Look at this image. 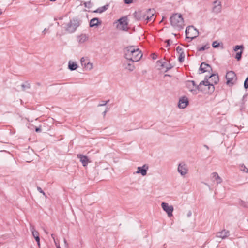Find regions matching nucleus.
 <instances>
[{
  "instance_id": "obj_36",
  "label": "nucleus",
  "mask_w": 248,
  "mask_h": 248,
  "mask_svg": "<svg viewBox=\"0 0 248 248\" xmlns=\"http://www.w3.org/2000/svg\"><path fill=\"white\" fill-rule=\"evenodd\" d=\"M185 58V54L184 53H182L180 54L179 57V60L180 62H182L184 61Z\"/></svg>"
},
{
  "instance_id": "obj_54",
  "label": "nucleus",
  "mask_w": 248,
  "mask_h": 248,
  "mask_svg": "<svg viewBox=\"0 0 248 248\" xmlns=\"http://www.w3.org/2000/svg\"><path fill=\"white\" fill-rule=\"evenodd\" d=\"M44 230L46 234H48V232L46 230L44 229Z\"/></svg>"
},
{
  "instance_id": "obj_41",
  "label": "nucleus",
  "mask_w": 248,
  "mask_h": 248,
  "mask_svg": "<svg viewBox=\"0 0 248 248\" xmlns=\"http://www.w3.org/2000/svg\"><path fill=\"white\" fill-rule=\"evenodd\" d=\"M125 3L130 4L133 2V0H124Z\"/></svg>"
},
{
  "instance_id": "obj_33",
  "label": "nucleus",
  "mask_w": 248,
  "mask_h": 248,
  "mask_svg": "<svg viewBox=\"0 0 248 248\" xmlns=\"http://www.w3.org/2000/svg\"><path fill=\"white\" fill-rule=\"evenodd\" d=\"M87 62H89L87 58L82 57L80 59V62L82 66H84V63H87Z\"/></svg>"
},
{
  "instance_id": "obj_21",
  "label": "nucleus",
  "mask_w": 248,
  "mask_h": 248,
  "mask_svg": "<svg viewBox=\"0 0 248 248\" xmlns=\"http://www.w3.org/2000/svg\"><path fill=\"white\" fill-rule=\"evenodd\" d=\"M208 78L210 79V81H209L211 83L216 84L219 81V77L217 74H212L208 77Z\"/></svg>"
},
{
  "instance_id": "obj_10",
  "label": "nucleus",
  "mask_w": 248,
  "mask_h": 248,
  "mask_svg": "<svg viewBox=\"0 0 248 248\" xmlns=\"http://www.w3.org/2000/svg\"><path fill=\"white\" fill-rule=\"evenodd\" d=\"M144 11L146 15L145 20H147V22L155 20L154 15L155 11L154 9H148Z\"/></svg>"
},
{
  "instance_id": "obj_51",
  "label": "nucleus",
  "mask_w": 248,
  "mask_h": 248,
  "mask_svg": "<svg viewBox=\"0 0 248 248\" xmlns=\"http://www.w3.org/2000/svg\"><path fill=\"white\" fill-rule=\"evenodd\" d=\"M204 147H205L207 150H209V147L206 145H204Z\"/></svg>"
},
{
  "instance_id": "obj_25",
  "label": "nucleus",
  "mask_w": 248,
  "mask_h": 248,
  "mask_svg": "<svg viewBox=\"0 0 248 248\" xmlns=\"http://www.w3.org/2000/svg\"><path fill=\"white\" fill-rule=\"evenodd\" d=\"M99 24H101V22L99 21V19L98 18H93L90 21V26L91 27L96 26H98Z\"/></svg>"
},
{
  "instance_id": "obj_35",
  "label": "nucleus",
  "mask_w": 248,
  "mask_h": 248,
  "mask_svg": "<svg viewBox=\"0 0 248 248\" xmlns=\"http://www.w3.org/2000/svg\"><path fill=\"white\" fill-rule=\"evenodd\" d=\"M176 51L179 54L184 53L183 49L180 46H178L176 47Z\"/></svg>"
},
{
  "instance_id": "obj_9",
  "label": "nucleus",
  "mask_w": 248,
  "mask_h": 248,
  "mask_svg": "<svg viewBox=\"0 0 248 248\" xmlns=\"http://www.w3.org/2000/svg\"><path fill=\"white\" fill-rule=\"evenodd\" d=\"M161 207L163 210L167 213L169 217H170L172 216V212L174 209L173 206L169 205L168 203L162 202Z\"/></svg>"
},
{
  "instance_id": "obj_29",
  "label": "nucleus",
  "mask_w": 248,
  "mask_h": 248,
  "mask_svg": "<svg viewBox=\"0 0 248 248\" xmlns=\"http://www.w3.org/2000/svg\"><path fill=\"white\" fill-rule=\"evenodd\" d=\"M240 170L244 172L248 173V168H247L244 164L240 165Z\"/></svg>"
},
{
  "instance_id": "obj_12",
  "label": "nucleus",
  "mask_w": 248,
  "mask_h": 248,
  "mask_svg": "<svg viewBox=\"0 0 248 248\" xmlns=\"http://www.w3.org/2000/svg\"><path fill=\"white\" fill-rule=\"evenodd\" d=\"M214 6L213 7L212 11L214 13L218 14L221 12L222 6L220 1L217 0L214 2Z\"/></svg>"
},
{
  "instance_id": "obj_44",
  "label": "nucleus",
  "mask_w": 248,
  "mask_h": 248,
  "mask_svg": "<svg viewBox=\"0 0 248 248\" xmlns=\"http://www.w3.org/2000/svg\"><path fill=\"white\" fill-rule=\"evenodd\" d=\"M35 131L36 132H39L41 131V128L40 127H37L35 129Z\"/></svg>"
},
{
  "instance_id": "obj_26",
  "label": "nucleus",
  "mask_w": 248,
  "mask_h": 248,
  "mask_svg": "<svg viewBox=\"0 0 248 248\" xmlns=\"http://www.w3.org/2000/svg\"><path fill=\"white\" fill-rule=\"evenodd\" d=\"M78 68V65L70 61L68 62V68L71 70V71H73V70H76L77 68Z\"/></svg>"
},
{
  "instance_id": "obj_46",
  "label": "nucleus",
  "mask_w": 248,
  "mask_h": 248,
  "mask_svg": "<svg viewBox=\"0 0 248 248\" xmlns=\"http://www.w3.org/2000/svg\"><path fill=\"white\" fill-rule=\"evenodd\" d=\"M152 58L153 59H156L157 56L155 53L152 54Z\"/></svg>"
},
{
  "instance_id": "obj_34",
  "label": "nucleus",
  "mask_w": 248,
  "mask_h": 248,
  "mask_svg": "<svg viewBox=\"0 0 248 248\" xmlns=\"http://www.w3.org/2000/svg\"><path fill=\"white\" fill-rule=\"evenodd\" d=\"M109 102V100H108L107 101H101V103L100 104H99L98 105H97V107H102V106H105Z\"/></svg>"
},
{
  "instance_id": "obj_39",
  "label": "nucleus",
  "mask_w": 248,
  "mask_h": 248,
  "mask_svg": "<svg viewBox=\"0 0 248 248\" xmlns=\"http://www.w3.org/2000/svg\"><path fill=\"white\" fill-rule=\"evenodd\" d=\"M248 77L245 79V82H244V88L245 89H248Z\"/></svg>"
},
{
  "instance_id": "obj_17",
  "label": "nucleus",
  "mask_w": 248,
  "mask_h": 248,
  "mask_svg": "<svg viewBox=\"0 0 248 248\" xmlns=\"http://www.w3.org/2000/svg\"><path fill=\"white\" fill-rule=\"evenodd\" d=\"M30 230L32 232V235L35 238L36 241L37 242V244L38 246H40V238L39 236L38 232L36 231L34 229V226L31 225L30 226Z\"/></svg>"
},
{
  "instance_id": "obj_43",
  "label": "nucleus",
  "mask_w": 248,
  "mask_h": 248,
  "mask_svg": "<svg viewBox=\"0 0 248 248\" xmlns=\"http://www.w3.org/2000/svg\"><path fill=\"white\" fill-rule=\"evenodd\" d=\"M157 62L161 63V67H165V64H166V62H162L160 61H158Z\"/></svg>"
},
{
  "instance_id": "obj_23",
  "label": "nucleus",
  "mask_w": 248,
  "mask_h": 248,
  "mask_svg": "<svg viewBox=\"0 0 248 248\" xmlns=\"http://www.w3.org/2000/svg\"><path fill=\"white\" fill-rule=\"evenodd\" d=\"M203 81H207L208 82V83L202 84V85H204L206 86H208L210 92L212 93V92H214V91L215 90V87L213 85L214 84L211 83L210 82H209L208 81V78H207V77H205L204 80H203Z\"/></svg>"
},
{
  "instance_id": "obj_53",
  "label": "nucleus",
  "mask_w": 248,
  "mask_h": 248,
  "mask_svg": "<svg viewBox=\"0 0 248 248\" xmlns=\"http://www.w3.org/2000/svg\"><path fill=\"white\" fill-rule=\"evenodd\" d=\"M205 185L208 186V187H210V186L206 183H203Z\"/></svg>"
},
{
  "instance_id": "obj_37",
  "label": "nucleus",
  "mask_w": 248,
  "mask_h": 248,
  "mask_svg": "<svg viewBox=\"0 0 248 248\" xmlns=\"http://www.w3.org/2000/svg\"><path fill=\"white\" fill-rule=\"evenodd\" d=\"M219 45V44L218 43H217V41H214L212 43V46L214 47V48H217V47Z\"/></svg>"
},
{
  "instance_id": "obj_47",
  "label": "nucleus",
  "mask_w": 248,
  "mask_h": 248,
  "mask_svg": "<svg viewBox=\"0 0 248 248\" xmlns=\"http://www.w3.org/2000/svg\"><path fill=\"white\" fill-rule=\"evenodd\" d=\"M108 111V108L106 109V110L103 112V116L105 117L107 112Z\"/></svg>"
},
{
  "instance_id": "obj_27",
  "label": "nucleus",
  "mask_w": 248,
  "mask_h": 248,
  "mask_svg": "<svg viewBox=\"0 0 248 248\" xmlns=\"http://www.w3.org/2000/svg\"><path fill=\"white\" fill-rule=\"evenodd\" d=\"M108 5L107 4L106 5H104L102 7H99L98 9H97L95 11H94L95 13H102L103 12L107 10L108 8Z\"/></svg>"
},
{
  "instance_id": "obj_40",
  "label": "nucleus",
  "mask_w": 248,
  "mask_h": 248,
  "mask_svg": "<svg viewBox=\"0 0 248 248\" xmlns=\"http://www.w3.org/2000/svg\"><path fill=\"white\" fill-rule=\"evenodd\" d=\"M37 190L41 193H42L44 196H45L46 197V193L42 190V188L38 186Z\"/></svg>"
},
{
  "instance_id": "obj_31",
  "label": "nucleus",
  "mask_w": 248,
  "mask_h": 248,
  "mask_svg": "<svg viewBox=\"0 0 248 248\" xmlns=\"http://www.w3.org/2000/svg\"><path fill=\"white\" fill-rule=\"evenodd\" d=\"M21 87L22 88V90L25 91L26 89H28L30 88V84L28 83H26L25 84H23L21 85Z\"/></svg>"
},
{
  "instance_id": "obj_1",
  "label": "nucleus",
  "mask_w": 248,
  "mask_h": 248,
  "mask_svg": "<svg viewBox=\"0 0 248 248\" xmlns=\"http://www.w3.org/2000/svg\"><path fill=\"white\" fill-rule=\"evenodd\" d=\"M142 57L141 50L136 46H132L126 47L124 49V57L131 62H138Z\"/></svg>"
},
{
  "instance_id": "obj_55",
  "label": "nucleus",
  "mask_w": 248,
  "mask_h": 248,
  "mask_svg": "<svg viewBox=\"0 0 248 248\" xmlns=\"http://www.w3.org/2000/svg\"><path fill=\"white\" fill-rule=\"evenodd\" d=\"M1 14H2V11H1V9L0 8V15H1Z\"/></svg>"
},
{
  "instance_id": "obj_42",
  "label": "nucleus",
  "mask_w": 248,
  "mask_h": 248,
  "mask_svg": "<svg viewBox=\"0 0 248 248\" xmlns=\"http://www.w3.org/2000/svg\"><path fill=\"white\" fill-rule=\"evenodd\" d=\"M170 40H169V39L166 40L165 41V42L167 43V46H166L167 47L169 46L170 45Z\"/></svg>"
},
{
  "instance_id": "obj_7",
  "label": "nucleus",
  "mask_w": 248,
  "mask_h": 248,
  "mask_svg": "<svg viewBox=\"0 0 248 248\" xmlns=\"http://www.w3.org/2000/svg\"><path fill=\"white\" fill-rule=\"evenodd\" d=\"M118 24L117 25L118 29L122 30L123 31H127L128 29L127 27V17H123L118 20Z\"/></svg>"
},
{
  "instance_id": "obj_19",
  "label": "nucleus",
  "mask_w": 248,
  "mask_h": 248,
  "mask_svg": "<svg viewBox=\"0 0 248 248\" xmlns=\"http://www.w3.org/2000/svg\"><path fill=\"white\" fill-rule=\"evenodd\" d=\"M77 157L79 159L80 161L82 163L83 166H86L89 162V159L87 156L81 154H78Z\"/></svg>"
},
{
  "instance_id": "obj_24",
  "label": "nucleus",
  "mask_w": 248,
  "mask_h": 248,
  "mask_svg": "<svg viewBox=\"0 0 248 248\" xmlns=\"http://www.w3.org/2000/svg\"><path fill=\"white\" fill-rule=\"evenodd\" d=\"M211 176L216 180L217 184H219L222 183V180L221 178V177L218 175L217 172H213L211 174Z\"/></svg>"
},
{
  "instance_id": "obj_18",
  "label": "nucleus",
  "mask_w": 248,
  "mask_h": 248,
  "mask_svg": "<svg viewBox=\"0 0 248 248\" xmlns=\"http://www.w3.org/2000/svg\"><path fill=\"white\" fill-rule=\"evenodd\" d=\"M148 169V166L145 164L142 167H138L137 168V173H141L142 176H145L147 174V171Z\"/></svg>"
},
{
  "instance_id": "obj_14",
  "label": "nucleus",
  "mask_w": 248,
  "mask_h": 248,
  "mask_svg": "<svg viewBox=\"0 0 248 248\" xmlns=\"http://www.w3.org/2000/svg\"><path fill=\"white\" fill-rule=\"evenodd\" d=\"M243 49L244 46L243 45H237L234 47L233 50L234 51H237L239 49L241 50L240 52H237L235 56V59L238 61L240 60L241 59Z\"/></svg>"
},
{
  "instance_id": "obj_58",
  "label": "nucleus",
  "mask_w": 248,
  "mask_h": 248,
  "mask_svg": "<svg viewBox=\"0 0 248 248\" xmlns=\"http://www.w3.org/2000/svg\"><path fill=\"white\" fill-rule=\"evenodd\" d=\"M165 76H170V75H169L166 74V75H165Z\"/></svg>"
},
{
  "instance_id": "obj_57",
  "label": "nucleus",
  "mask_w": 248,
  "mask_h": 248,
  "mask_svg": "<svg viewBox=\"0 0 248 248\" xmlns=\"http://www.w3.org/2000/svg\"><path fill=\"white\" fill-rule=\"evenodd\" d=\"M56 0H50V1H56Z\"/></svg>"
},
{
  "instance_id": "obj_56",
  "label": "nucleus",
  "mask_w": 248,
  "mask_h": 248,
  "mask_svg": "<svg viewBox=\"0 0 248 248\" xmlns=\"http://www.w3.org/2000/svg\"><path fill=\"white\" fill-rule=\"evenodd\" d=\"M57 248H61L59 245L57 246Z\"/></svg>"
},
{
  "instance_id": "obj_13",
  "label": "nucleus",
  "mask_w": 248,
  "mask_h": 248,
  "mask_svg": "<svg viewBox=\"0 0 248 248\" xmlns=\"http://www.w3.org/2000/svg\"><path fill=\"white\" fill-rule=\"evenodd\" d=\"M134 62H131V61H129L126 60V61H124L123 63V67L124 69L129 71H132L135 69V66L133 64Z\"/></svg>"
},
{
  "instance_id": "obj_50",
  "label": "nucleus",
  "mask_w": 248,
  "mask_h": 248,
  "mask_svg": "<svg viewBox=\"0 0 248 248\" xmlns=\"http://www.w3.org/2000/svg\"><path fill=\"white\" fill-rule=\"evenodd\" d=\"M51 237H52V238H53V239L54 240V242H55V244H56V242H55V240L54 235L53 234H51Z\"/></svg>"
},
{
  "instance_id": "obj_28",
  "label": "nucleus",
  "mask_w": 248,
  "mask_h": 248,
  "mask_svg": "<svg viewBox=\"0 0 248 248\" xmlns=\"http://www.w3.org/2000/svg\"><path fill=\"white\" fill-rule=\"evenodd\" d=\"M84 68H86L88 70H91L93 68V64L89 61L87 62V63H84Z\"/></svg>"
},
{
  "instance_id": "obj_52",
  "label": "nucleus",
  "mask_w": 248,
  "mask_h": 248,
  "mask_svg": "<svg viewBox=\"0 0 248 248\" xmlns=\"http://www.w3.org/2000/svg\"><path fill=\"white\" fill-rule=\"evenodd\" d=\"M191 215V212H189L187 215L188 217H190Z\"/></svg>"
},
{
  "instance_id": "obj_6",
  "label": "nucleus",
  "mask_w": 248,
  "mask_h": 248,
  "mask_svg": "<svg viewBox=\"0 0 248 248\" xmlns=\"http://www.w3.org/2000/svg\"><path fill=\"white\" fill-rule=\"evenodd\" d=\"M226 78L228 85L233 84L237 79L236 75L235 72L232 71H229L226 73Z\"/></svg>"
},
{
  "instance_id": "obj_30",
  "label": "nucleus",
  "mask_w": 248,
  "mask_h": 248,
  "mask_svg": "<svg viewBox=\"0 0 248 248\" xmlns=\"http://www.w3.org/2000/svg\"><path fill=\"white\" fill-rule=\"evenodd\" d=\"M210 47V46L209 44H206L203 46H202V47H198V50L199 51H203L205 49H207L208 48H209Z\"/></svg>"
},
{
  "instance_id": "obj_15",
  "label": "nucleus",
  "mask_w": 248,
  "mask_h": 248,
  "mask_svg": "<svg viewBox=\"0 0 248 248\" xmlns=\"http://www.w3.org/2000/svg\"><path fill=\"white\" fill-rule=\"evenodd\" d=\"M188 104V100L186 97L184 96L181 98L178 103V107L181 108H185Z\"/></svg>"
},
{
  "instance_id": "obj_5",
  "label": "nucleus",
  "mask_w": 248,
  "mask_h": 248,
  "mask_svg": "<svg viewBox=\"0 0 248 248\" xmlns=\"http://www.w3.org/2000/svg\"><path fill=\"white\" fill-rule=\"evenodd\" d=\"M186 38L190 39V40L195 38L198 36L199 32L193 26L187 27L185 31Z\"/></svg>"
},
{
  "instance_id": "obj_4",
  "label": "nucleus",
  "mask_w": 248,
  "mask_h": 248,
  "mask_svg": "<svg viewBox=\"0 0 248 248\" xmlns=\"http://www.w3.org/2000/svg\"><path fill=\"white\" fill-rule=\"evenodd\" d=\"M207 81H201L199 85L196 84L193 80H188L186 82V87L193 94L196 95L198 93V91H202V84H207Z\"/></svg>"
},
{
  "instance_id": "obj_20",
  "label": "nucleus",
  "mask_w": 248,
  "mask_h": 248,
  "mask_svg": "<svg viewBox=\"0 0 248 248\" xmlns=\"http://www.w3.org/2000/svg\"><path fill=\"white\" fill-rule=\"evenodd\" d=\"M229 232L226 230H223L221 232H217L216 234L217 237L225 239L229 235Z\"/></svg>"
},
{
  "instance_id": "obj_48",
  "label": "nucleus",
  "mask_w": 248,
  "mask_h": 248,
  "mask_svg": "<svg viewBox=\"0 0 248 248\" xmlns=\"http://www.w3.org/2000/svg\"><path fill=\"white\" fill-rule=\"evenodd\" d=\"M171 66H167L166 67V72L168 71L171 68Z\"/></svg>"
},
{
  "instance_id": "obj_3",
  "label": "nucleus",
  "mask_w": 248,
  "mask_h": 248,
  "mask_svg": "<svg viewBox=\"0 0 248 248\" xmlns=\"http://www.w3.org/2000/svg\"><path fill=\"white\" fill-rule=\"evenodd\" d=\"M171 26L176 30H181L183 28L184 23L182 16L180 14H174L170 17Z\"/></svg>"
},
{
  "instance_id": "obj_2",
  "label": "nucleus",
  "mask_w": 248,
  "mask_h": 248,
  "mask_svg": "<svg viewBox=\"0 0 248 248\" xmlns=\"http://www.w3.org/2000/svg\"><path fill=\"white\" fill-rule=\"evenodd\" d=\"M81 23L82 21L77 17H74L71 19L69 22L65 24L64 26L63 27L64 32H62L61 33L58 32L57 35L62 36L66 33L72 34L74 33L77 28L81 24Z\"/></svg>"
},
{
  "instance_id": "obj_11",
  "label": "nucleus",
  "mask_w": 248,
  "mask_h": 248,
  "mask_svg": "<svg viewBox=\"0 0 248 248\" xmlns=\"http://www.w3.org/2000/svg\"><path fill=\"white\" fill-rule=\"evenodd\" d=\"M145 16L144 11H138L134 13V17L137 20L145 21Z\"/></svg>"
},
{
  "instance_id": "obj_32",
  "label": "nucleus",
  "mask_w": 248,
  "mask_h": 248,
  "mask_svg": "<svg viewBox=\"0 0 248 248\" xmlns=\"http://www.w3.org/2000/svg\"><path fill=\"white\" fill-rule=\"evenodd\" d=\"M239 204L241 206L244 207H248V202H245L244 201L241 200L240 201Z\"/></svg>"
},
{
  "instance_id": "obj_8",
  "label": "nucleus",
  "mask_w": 248,
  "mask_h": 248,
  "mask_svg": "<svg viewBox=\"0 0 248 248\" xmlns=\"http://www.w3.org/2000/svg\"><path fill=\"white\" fill-rule=\"evenodd\" d=\"M187 165L184 162H181L178 164L177 171L181 176H185L188 173Z\"/></svg>"
},
{
  "instance_id": "obj_16",
  "label": "nucleus",
  "mask_w": 248,
  "mask_h": 248,
  "mask_svg": "<svg viewBox=\"0 0 248 248\" xmlns=\"http://www.w3.org/2000/svg\"><path fill=\"white\" fill-rule=\"evenodd\" d=\"M199 70L202 72V73H203L206 72H210L212 71V68L209 64L205 63V62H202L200 65Z\"/></svg>"
},
{
  "instance_id": "obj_22",
  "label": "nucleus",
  "mask_w": 248,
  "mask_h": 248,
  "mask_svg": "<svg viewBox=\"0 0 248 248\" xmlns=\"http://www.w3.org/2000/svg\"><path fill=\"white\" fill-rule=\"evenodd\" d=\"M77 40L79 43H84L88 40V36L86 34H82L78 36Z\"/></svg>"
},
{
  "instance_id": "obj_49",
  "label": "nucleus",
  "mask_w": 248,
  "mask_h": 248,
  "mask_svg": "<svg viewBox=\"0 0 248 248\" xmlns=\"http://www.w3.org/2000/svg\"><path fill=\"white\" fill-rule=\"evenodd\" d=\"M46 31H47V29L45 28L44 30L43 31L42 33H43L44 34H45L46 33Z\"/></svg>"
},
{
  "instance_id": "obj_38",
  "label": "nucleus",
  "mask_w": 248,
  "mask_h": 248,
  "mask_svg": "<svg viewBox=\"0 0 248 248\" xmlns=\"http://www.w3.org/2000/svg\"><path fill=\"white\" fill-rule=\"evenodd\" d=\"M84 6L85 7H87L88 8H90L92 6V3L90 1L86 2L84 3Z\"/></svg>"
},
{
  "instance_id": "obj_45",
  "label": "nucleus",
  "mask_w": 248,
  "mask_h": 248,
  "mask_svg": "<svg viewBox=\"0 0 248 248\" xmlns=\"http://www.w3.org/2000/svg\"><path fill=\"white\" fill-rule=\"evenodd\" d=\"M64 245L67 248L68 246V243L66 241V239H64Z\"/></svg>"
}]
</instances>
